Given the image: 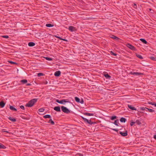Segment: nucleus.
Listing matches in <instances>:
<instances>
[{
  "mask_svg": "<svg viewBox=\"0 0 156 156\" xmlns=\"http://www.w3.org/2000/svg\"><path fill=\"white\" fill-rule=\"evenodd\" d=\"M37 99H34L30 101L26 105V106L31 107L32 106L34 103L37 102Z\"/></svg>",
  "mask_w": 156,
  "mask_h": 156,
  "instance_id": "1",
  "label": "nucleus"
},
{
  "mask_svg": "<svg viewBox=\"0 0 156 156\" xmlns=\"http://www.w3.org/2000/svg\"><path fill=\"white\" fill-rule=\"evenodd\" d=\"M55 101L59 104H65V103H68L71 104L72 103L71 101L68 99H63L61 101H59L58 99H56Z\"/></svg>",
  "mask_w": 156,
  "mask_h": 156,
  "instance_id": "2",
  "label": "nucleus"
},
{
  "mask_svg": "<svg viewBox=\"0 0 156 156\" xmlns=\"http://www.w3.org/2000/svg\"><path fill=\"white\" fill-rule=\"evenodd\" d=\"M61 108L62 111L64 113L68 114L70 112V111L66 107L62 106L61 107Z\"/></svg>",
  "mask_w": 156,
  "mask_h": 156,
  "instance_id": "3",
  "label": "nucleus"
},
{
  "mask_svg": "<svg viewBox=\"0 0 156 156\" xmlns=\"http://www.w3.org/2000/svg\"><path fill=\"white\" fill-rule=\"evenodd\" d=\"M81 117L85 122L87 123L90 125H92L93 123V122H92L90 120H89L87 119L84 118L82 116H81Z\"/></svg>",
  "mask_w": 156,
  "mask_h": 156,
  "instance_id": "4",
  "label": "nucleus"
},
{
  "mask_svg": "<svg viewBox=\"0 0 156 156\" xmlns=\"http://www.w3.org/2000/svg\"><path fill=\"white\" fill-rule=\"evenodd\" d=\"M126 46L130 49L133 50H135V48L132 45L129 44H127L126 45Z\"/></svg>",
  "mask_w": 156,
  "mask_h": 156,
  "instance_id": "5",
  "label": "nucleus"
},
{
  "mask_svg": "<svg viewBox=\"0 0 156 156\" xmlns=\"http://www.w3.org/2000/svg\"><path fill=\"white\" fill-rule=\"evenodd\" d=\"M68 29L71 32L75 31L76 30V28L75 27L72 26H69Z\"/></svg>",
  "mask_w": 156,
  "mask_h": 156,
  "instance_id": "6",
  "label": "nucleus"
},
{
  "mask_svg": "<svg viewBox=\"0 0 156 156\" xmlns=\"http://www.w3.org/2000/svg\"><path fill=\"white\" fill-rule=\"evenodd\" d=\"M129 74L133 75H136V76H139L142 74V73H140L132 72H131Z\"/></svg>",
  "mask_w": 156,
  "mask_h": 156,
  "instance_id": "7",
  "label": "nucleus"
},
{
  "mask_svg": "<svg viewBox=\"0 0 156 156\" xmlns=\"http://www.w3.org/2000/svg\"><path fill=\"white\" fill-rule=\"evenodd\" d=\"M61 72L58 70L55 72L54 73V75L55 76H59L61 74Z\"/></svg>",
  "mask_w": 156,
  "mask_h": 156,
  "instance_id": "8",
  "label": "nucleus"
},
{
  "mask_svg": "<svg viewBox=\"0 0 156 156\" xmlns=\"http://www.w3.org/2000/svg\"><path fill=\"white\" fill-rule=\"evenodd\" d=\"M54 109L58 112H61L60 108L59 106L55 107L54 108Z\"/></svg>",
  "mask_w": 156,
  "mask_h": 156,
  "instance_id": "9",
  "label": "nucleus"
},
{
  "mask_svg": "<svg viewBox=\"0 0 156 156\" xmlns=\"http://www.w3.org/2000/svg\"><path fill=\"white\" fill-rule=\"evenodd\" d=\"M119 133L123 136H127V132L126 131L125 132L123 133L122 132H119Z\"/></svg>",
  "mask_w": 156,
  "mask_h": 156,
  "instance_id": "10",
  "label": "nucleus"
},
{
  "mask_svg": "<svg viewBox=\"0 0 156 156\" xmlns=\"http://www.w3.org/2000/svg\"><path fill=\"white\" fill-rule=\"evenodd\" d=\"M128 106L129 108L132 110H136V109L134 107L132 106L128 105Z\"/></svg>",
  "mask_w": 156,
  "mask_h": 156,
  "instance_id": "11",
  "label": "nucleus"
},
{
  "mask_svg": "<svg viewBox=\"0 0 156 156\" xmlns=\"http://www.w3.org/2000/svg\"><path fill=\"white\" fill-rule=\"evenodd\" d=\"M28 45L29 46L32 47L35 45V44L33 42H29L28 44Z\"/></svg>",
  "mask_w": 156,
  "mask_h": 156,
  "instance_id": "12",
  "label": "nucleus"
},
{
  "mask_svg": "<svg viewBox=\"0 0 156 156\" xmlns=\"http://www.w3.org/2000/svg\"><path fill=\"white\" fill-rule=\"evenodd\" d=\"M84 114L85 115H87V116H93L94 115V114L90 113H87V112L84 113Z\"/></svg>",
  "mask_w": 156,
  "mask_h": 156,
  "instance_id": "13",
  "label": "nucleus"
},
{
  "mask_svg": "<svg viewBox=\"0 0 156 156\" xmlns=\"http://www.w3.org/2000/svg\"><path fill=\"white\" fill-rule=\"evenodd\" d=\"M9 119L12 122H15L16 121V119L13 117H9Z\"/></svg>",
  "mask_w": 156,
  "mask_h": 156,
  "instance_id": "14",
  "label": "nucleus"
},
{
  "mask_svg": "<svg viewBox=\"0 0 156 156\" xmlns=\"http://www.w3.org/2000/svg\"><path fill=\"white\" fill-rule=\"evenodd\" d=\"M120 120L121 122H126V119L125 118L122 117L121 118Z\"/></svg>",
  "mask_w": 156,
  "mask_h": 156,
  "instance_id": "15",
  "label": "nucleus"
},
{
  "mask_svg": "<svg viewBox=\"0 0 156 156\" xmlns=\"http://www.w3.org/2000/svg\"><path fill=\"white\" fill-rule=\"evenodd\" d=\"M146 111H149L150 112H154V110H153L152 109L148 108H147V109H146Z\"/></svg>",
  "mask_w": 156,
  "mask_h": 156,
  "instance_id": "16",
  "label": "nucleus"
},
{
  "mask_svg": "<svg viewBox=\"0 0 156 156\" xmlns=\"http://www.w3.org/2000/svg\"><path fill=\"white\" fill-rule=\"evenodd\" d=\"M5 103L3 101H2L0 102V106L1 107L3 108L5 106Z\"/></svg>",
  "mask_w": 156,
  "mask_h": 156,
  "instance_id": "17",
  "label": "nucleus"
},
{
  "mask_svg": "<svg viewBox=\"0 0 156 156\" xmlns=\"http://www.w3.org/2000/svg\"><path fill=\"white\" fill-rule=\"evenodd\" d=\"M9 108H10V109L11 110L15 111H17V109L15 108L13 106H10Z\"/></svg>",
  "mask_w": 156,
  "mask_h": 156,
  "instance_id": "18",
  "label": "nucleus"
},
{
  "mask_svg": "<svg viewBox=\"0 0 156 156\" xmlns=\"http://www.w3.org/2000/svg\"><path fill=\"white\" fill-rule=\"evenodd\" d=\"M20 82L23 84H25L27 82V80H22L20 81Z\"/></svg>",
  "mask_w": 156,
  "mask_h": 156,
  "instance_id": "19",
  "label": "nucleus"
},
{
  "mask_svg": "<svg viewBox=\"0 0 156 156\" xmlns=\"http://www.w3.org/2000/svg\"><path fill=\"white\" fill-rule=\"evenodd\" d=\"M110 37L112 39H115V40H118L119 39V38L118 37L113 35H112Z\"/></svg>",
  "mask_w": 156,
  "mask_h": 156,
  "instance_id": "20",
  "label": "nucleus"
},
{
  "mask_svg": "<svg viewBox=\"0 0 156 156\" xmlns=\"http://www.w3.org/2000/svg\"><path fill=\"white\" fill-rule=\"evenodd\" d=\"M140 40L144 44H146L147 43V41L144 39L141 38L140 39Z\"/></svg>",
  "mask_w": 156,
  "mask_h": 156,
  "instance_id": "21",
  "label": "nucleus"
},
{
  "mask_svg": "<svg viewBox=\"0 0 156 156\" xmlns=\"http://www.w3.org/2000/svg\"><path fill=\"white\" fill-rule=\"evenodd\" d=\"M46 26L47 27H51L54 26V25L50 23H47L46 25Z\"/></svg>",
  "mask_w": 156,
  "mask_h": 156,
  "instance_id": "22",
  "label": "nucleus"
},
{
  "mask_svg": "<svg viewBox=\"0 0 156 156\" xmlns=\"http://www.w3.org/2000/svg\"><path fill=\"white\" fill-rule=\"evenodd\" d=\"M135 123L138 125H140L141 124V121L139 119L137 120L135 122Z\"/></svg>",
  "mask_w": 156,
  "mask_h": 156,
  "instance_id": "23",
  "label": "nucleus"
},
{
  "mask_svg": "<svg viewBox=\"0 0 156 156\" xmlns=\"http://www.w3.org/2000/svg\"><path fill=\"white\" fill-rule=\"evenodd\" d=\"M44 118L46 119V118H51V116L49 115H44L43 116Z\"/></svg>",
  "mask_w": 156,
  "mask_h": 156,
  "instance_id": "24",
  "label": "nucleus"
},
{
  "mask_svg": "<svg viewBox=\"0 0 156 156\" xmlns=\"http://www.w3.org/2000/svg\"><path fill=\"white\" fill-rule=\"evenodd\" d=\"M6 148V147L2 144H0V149H5Z\"/></svg>",
  "mask_w": 156,
  "mask_h": 156,
  "instance_id": "25",
  "label": "nucleus"
},
{
  "mask_svg": "<svg viewBox=\"0 0 156 156\" xmlns=\"http://www.w3.org/2000/svg\"><path fill=\"white\" fill-rule=\"evenodd\" d=\"M119 123V120L118 119L116 120L113 123L117 126H118V123Z\"/></svg>",
  "mask_w": 156,
  "mask_h": 156,
  "instance_id": "26",
  "label": "nucleus"
},
{
  "mask_svg": "<svg viewBox=\"0 0 156 156\" xmlns=\"http://www.w3.org/2000/svg\"><path fill=\"white\" fill-rule=\"evenodd\" d=\"M136 55L137 56V57L138 58H139L141 59H143V58L142 57V56L140 55L136 54Z\"/></svg>",
  "mask_w": 156,
  "mask_h": 156,
  "instance_id": "27",
  "label": "nucleus"
},
{
  "mask_svg": "<svg viewBox=\"0 0 156 156\" xmlns=\"http://www.w3.org/2000/svg\"><path fill=\"white\" fill-rule=\"evenodd\" d=\"M75 100L76 102H80V99L78 98L77 97H75Z\"/></svg>",
  "mask_w": 156,
  "mask_h": 156,
  "instance_id": "28",
  "label": "nucleus"
},
{
  "mask_svg": "<svg viewBox=\"0 0 156 156\" xmlns=\"http://www.w3.org/2000/svg\"><path fill=\"white\" fill-rule=\"evenodd\" d=\"M48 122L50 123L52 125H54L55 123L54 122H53V121H52L51 119L49 120Z\"/></svg>",
  "mask_w": 156,
  "mask_h": 156,
  "instance_id": "29",
  "label": "nucleus"
},
{
  "mask_svg": "<svg viewBox=\"0 0 156 156\" xmlns=\"http://www.w3.org/2000/svg\"><path fill=\"white\" fill-rule=\"evenodd\" d=\"M111 118L110 119L112 120H113L115 119H116L117 118V117L116 116H112L110 117Z\"/></svg>",
  "mask_w": 156,
  "mask_h": 156,
  "instance_id": "30",
  "label": "nucleus"
},
{
  "mask_svg": "<svg viewBox=\"0 0 156 156\" xmlns=\"http://www.w3.org/2000/svg\"><path fill=\"white\" fill-rule=\"evenodd\" d=\"M140 109L142 111L145 110L146 111V109H147V108L146 107H140Z\"/></svg>",
  "mask_w": 156,
  "mask_h": 156,
  "instance_id": "31",
  "label": "nucleus"
},
{
  "mask_svg": "<svg viewBox=\"0 0 156 156\" xmlns=\"http://www.w3.org/2000/svg\"><path fill=\"white\" fill-rule=\"evenodd\" d=\"M44 109L43 108H41L38 109V111L40 112H43L44 111Z\"/></svg>",
  "mask_w": 156,
  "mask_h": 156,
  "instance_id": "32",
  "label": "nucleus"
},
{
  "mask_svg": "<svg viewBox=\"0 0 156 156\" xmlns=\"http://www.w3.org/2000/svg\"><path fill=\"white\" fill-rule=\"evenodd\" d=\"M105 76L107 78H110L111 76L108 74H106L105 75Z\"/></svg>",
  "mask_w": 156,
  "mask_h": 156,
  "instance_id": "33",
  "label": "nucleus"
},
{
  "mask_svg": "<svg viewBox=\"0 0 156 156\" xmlns=\"http://www.w3.org/2000/svg\"><path fill=\"white\" fill-rule=\"evenodd\" d=\"M45 59L51 61L52 60V59L51 58H48V57H45Z\"/></svg>",
  "mask_w": 156,
  "mask_h": 156,
  "instance_id": "34",
  "label": "nucleus"
},
{
  "mask_svg": "<svg viewBox=\"0 0 156 156\" xmlns=\"http://www.w3.org/2000/svg\"><path fill=\"white\" fill-rule=\"evenodd\" d=\"M110 53L112 55H113L114 56H116L117 55V54H116L114 53L112 51H110Z\"/></svg>",
  "mask_w": 156,
  "mask_h": 156,
  "instance_id": "35",
  "label": "nucleus"
},
{
  "mask_svg": "<svg viewBox=\"0 0 156 156\" xmlns=\"http://www.w3.org/2000/svg\"><path fill=\"white\" fill-rule=\"evenodd\" d=\"M8 62L11 64H17V63H16L14 62H12V61H9Z\"/></svg>",
  "mask_w": 156,
  "mask_h": 156,
  "instance_id": "36",
  "label": "nucleus"
},
{
  "mask_svg": "<svg viewBox=\"0 0 156 156\" xmlns=\"http://www.w3.org/2000/svg\"><path fill=\"white\" fill-rule=\"evenodd\" d=\"M43 74L41 73H39L37 74L38 76H43Z\"/></svg>",
  "mask_w": 156,
  "mask_h": 156,
  "instance_id": "37",
  "label": "nucleus"
},
{
  "mask_svg": "<svg viewBox=\"0 0 156 156\" xmlns=\"http://www.w3.org/2000/svg\"><path fill=\"white\" fill-rule=\"evenodd\" d=\"M2 37L5 38H8L9 37V36L8 35H3L2 36Z\"/></svg>",
  "mask_w": 156,
  "mask_h": 156,
  "instance_id": "38",
  "label": "nucleus"
},
{
  "mask_svg": "<svg viewBox=\"0 0 156 156\" xmlns=\"http://www.w3.org/2000/svg\"><path fill=\"white\" fill-rule=\"evenodd\" d=\"M135 123V122H131L130 123V125L131 126H132Z\"/></svg>",
  "mask_w": 156,
  "mask_h": 156,
  "instance_id": "39",
  "label": "nucleus"
},
{
  "mask_svg": "<svg viewBox=\"0 0 156 156\" xmlns=\"http://www.w3.org/2000/svg\"><path fill=\"white\" fill-rule=\"evenodd\" d=\"M20 108H21V109H23V110H24V107L23 106V105H21L20 106Z\"/></svg>",
  "mask_w": 156,
  "mask_h": 156,
  "instance_id": "40",
  "label": "nucleus"
},
{
  "mask_svg": "<svg viewBox=\"0 0 156 156\" xmlns=\"http://www.w3.org/2000/svg\"><path fill=\"white\" fill-rule=\"evenodd\" d=\"M148 103H149V104H150V105H154V104L155 103H152V102H151L150 101V102H148Z\"/></svg>",
  "mask_w": 156,
  "mask_h": 156,
  "instance_id": "41",
  "label": "nucleus"
},
{
  "mask_svg": "<svg viewBox=\"0 0 156 156\" xmlns=\"http://www.w3.org/2000/svg\"><path fill=\"white\" fill-rule=\"evenodd\" d=\"M55 37H56V38H58V39H60H60H62V38H61L60 37L58 36H56V35H55Z\"/></svg>",
  "mask_w": 156,
  "mask_h": 156,
  "instance_id": "42",
  "label": "nucleus"
},
{
  "mask_svg": "<svg viewBox=\"0 0 156 156\" xmlns=\"http://www.w3.org/2000/svg\"><path fill=\"white\" fill-rule=\"evenodd\" d=\"M112 129L116 132H118V130L115 129Z\"/></svg>",
  "mask_w": 156,
  "mask_h": 156,
  "instance_id": "43",
  "label": "nucleus"
},
{
  "mask_svg": "<svg viewBox=\"0 0 156 156\" xmlns=\"http://www.w3.org/2000/svg\"><path fill=\"white\" fill-rule=\"evenodd\" d=\"M60 40H63L65 41H67V40L66 39H64L62 38V39H60Z\"/></svg>",
  "mask_w": 156,
  "mask_h": 156,
  "instance_id": "44",
  "label": "nucleus"
},
{
  "mask_svg": "<svg viewBox=\"0 0 156 156\" xmlns=\"http://www.w3.org/2000/svg\"><path fill=\"white\" fill-rule=\"evenodd\" d=\"M151 59L153 60H154L155 59V58L154 57H151Z\"/></svg>",
  "mask_w": 156,
  "mask_h": 156,
  "instance_id": "45",
  "label": "nucleus"
},
{
  "mask_svg": "<svg viewBox=\"0 0 156 156\" xmlns=\"http://www.w3.org/2000/svg\"><path fill=\"white\" fill-rule=\"evenodd\" d=\"M83 100H82L80 102V103L82 104H83Z\"/></svg>",
  "mask_w": 156,
  "mask_h": 156,
  "instance_id": "46",
  "label": "nucleus"
},
{
  "mask_svg": "<svg viewBox=\"0 0 156 156\" xmlns=\"http://www.w3.org/2000/svg\"><path fill=\"white\" fill-rule=\"evenodd\" d=\"M154 138L156 140V135H154Z\"/></svg>",
  "mask_w": 156,
  "mask_h": 156,
  "instance_id": "47",
  "label": "nucleus"
},
{
  "mask_svg": "<svg viewBox=\"0 0 156 156\" xmlns=\"http://www.w3.org/2000/svg\"><path fill=\"white\" fill-rule=\"evenodd\" d=\"M30 85H31V84L30 83H27V86H30Z\"/></svg>",
  "mask_w": 156,
  "mask_h": 156,
  "instance_id": "48",
  "label": "nucleus"
},
{
  "mask_svg": "<svg viewBox=\"0 0 156 156\" xmlns=\"http://www.w3.org/2000/svg\"><path fill=\"white\" fill-rule=\"evenodd\" d=\"M154 106L156 107V103H155L154 104Z\"/></svg>",
  "mask_w": 156,
  "mask_h": 156,
  "instance_id": "49",
  "label": "nucleus"
},
{
  "mask_svg": "<svg viewBox=\"0 0 156 156\" xmlns=\"http://www.w3.org/2000/svg\"><path fill=\"white\" fill-rule=\"evenodd\" d=\"M133 5H134V6H136V4L135 3H134Z\"/></svg>",
  "mask_w": 156,
  "mask_h": 156,
  "instance_id": "50",
  "label": "nucleus"
},
{
  "mask_svg": "<svg viewBox=\"0 0 156 156\" xmlns=\"http://www.w3.org/2000/svg\"><path fill=\"white\" fill-rule=\"evenodd\" d=\"M4 132H6V133H8V132L7 131H5Z\"/></svg>",
  "mask_w": 156,
  "mask_h": 156,
  "instance_id": "51",
  "label": "nucleus"
}]
</instances>
